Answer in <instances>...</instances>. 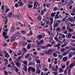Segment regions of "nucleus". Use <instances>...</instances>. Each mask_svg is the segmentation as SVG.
Segmentation results:
<instances>
[{
	"instance_id": "6",
	"label": "nucleus",
	"mask_w": 75,
	"mask_h": 75,
	"mask_svg": "<svg viewBox=\"0 0 75 75\" xmlns=\"http://www.w3.org/2000/svg\"><path fill=\"white\" fill-rule=\"evenodd\" d=\"M34 6L33 7V9H37V7H38V5L36 4V2L35 1L34 3Z\"/></svg>"
},
{
	"instance_id": "4",
	"label": "nucleus",
	"mask_w": 75,
	"mask_h": 75,
	"mask_svg": "<svg viewBox=\"0 0 75 75\" xmlns=\"http://www.w3.org/2000/svg\"><path fill=\"white\" fill-rule=\"evenodd\" d=\"M48 33L50 35V37H54V33L52 32H51L50 31H48Z\"/></svg>"
},
{
	"instance_id": "49",
	"label": "nucleus",
	"mask_w": 75,
	"mask_h": 75,
	"mask_svg": "<svg viewBox=\"0 0 75 75\" xmlns=\"http://www.w3.org/2000/svg\"><path fill=\"white\" fill-rule=\"evenodd\" d=\"M67 20V19H66L65 18H64L62 20V22H64V21H65V20Z\"/></svg>"
},
{
	"instance_id": "8",
	"label": "nucleus",
	"mask_w": 75,
	"mask_h": 75,
	"mask_svg": "<svg viewBox=\"0 0 75 75\" xmlns=\"http://www.w3.org/2000/svg\"><path fill=\"white\" fill-rule=\"evenodd\" d=\"M49 55L52 54L53 53V51L52 49H50L48 50Z\"/></svg>"
},
{
	"instance_id": "35",
	"label": "nucleus",
	"mask_w": 75,
	"mask_h": 75,
	"mask_svg": "<svg viewBox=\"0 0 75 75\" xmlns=\"http://www.w3.org/2000/svg\"><path fill=\"white\" fill-rule=\"evenodd\" d=\"M32 71L33 72H35V68H33L32 69Z\"/></svg>"
},
{
	"instance_id": "19",
	"label": "nucleus",
	"mask_w": 75,
	"mask_h": 75,
	"mask_svg": "<svg viewBox=\"0 0 75 75\" xmlns=\"http://www.w3.org/2000/svg\"><path fill=\"white\" fill-rule=\"evenodd\" d=\"M69 52L68 51H67L64 53L63 54L64 55H67L68 54H69Z\"/></svg>"
},
{
	"instance_id": "57",
	"label": "nucleus",
	"mask_w": 75,
	"mask_h": 75,
	"mask_svg": "<svg viewBox=\"0 0 75 75\" xmlns=\"http://www.w3.org/2000/svg\"><path fill=\"white\" fill-rule=\"evenodd\" d=\"M62 68H63V69H64V68H65V65H64L63 66H62Z\"/></svg>"
},
{
	"instance_id": "32",
	"label": "nucleus",
	"mask_w": 75,
	"mask_h": 75,
	"mask_svg": "<svg viewBox=\"0 0 75 75\" xmlns=\"http://www.w3.org/2000/svg\"><path fill=\"white\" fill-rule=\"evenodd\" d=\"M59 39H60V40H62V38L61 37V33H59Z\"/></svg>"
},
{
	"instance_id": "17",
	"label": "nucleus",
	"mask_w": 75,
	"mask_h": 75,
	"mask_svg": "<svg viewBox=\"0 0 75 75\" xmlns=\"http://www.w3.org/2000/svg\"><path fill=\"white\" fill-rule=\"evenodd\" d=\"M56 12H54L53 13H52L51 14V16L52 17H54V16L55 15V14Z\"/></svg>"
},
{
	"instance_id": "12",
	"label": "nucleus",
	"mask_w": 75,
	"mask_h": 75,
	"mask_svg": "<svg viewBox=\"0 0 75 75\" xmlns=\"http://www.w3.org/2000/svg\"><path fill=\"white\" fill-rule=\"evenodd\" d=\"M72 52H71L69 55V57L70 59L72 57Z\"/></svg>"
},
{
	"instance_id": "51",
	"label": "nucleus",
	"mask_w": 75,
	"mask_h": 75,
	"mask_svg": "<svg viewBox=\"0 0 75 75\" xmlns=\"http://www.w3.org/2000/svg\"><path fill=\"white\" fill-rule=\"evenodd\" d=\"M66 29V27L65 26H63L62 30H65Z\"/></svg>"
},
{
	"instance_id": "47",
	"label": "nucleus",
	"mask_w": 75,
	"mask_h": 75,
	"mask_svg": "<svg viewBox=\"0 0 75 75\" xmlns=\"http://www.w3.org/2000/svg\"><path fill=\"white\" fill-rule=\"evenodd\" d=\"M24 44H25V42L24 41L22 42L21 43V44L22 45H24L23 47H24V46H25V45H24Z\"/></svg>"
},
{
	"instance_id": "22",
	"label": "nucleus",
	"mask_w": 75,
	"mask_h": 75,
	"mask_svg": "<svg viewBox=\"0 0 75 75\" xmlns=\"http://www.w3.org/2000/svg\"><path fill=\"white\" fill-rule=\"evenodd\" d=\"M64 72V69H63L62 68H60L59 69V72L60 73H62V72Z\"/></svg>"
},
{
	"instance_id": "62",
	"label": "nucleus",
	"mask_w": 75,
	"mask_h": 75,
	"mask_svg": "<svg viewBox=\"0 0 75 75\" xmlns=\"http://www.w3.org/2000/svg\"><path fill=\"white\" fill-rule=\"evenodd\" d=\"M43 11L44 12H45L46 11H47V8H45L44 9H43Z\"/></svg>"
},
{
	"instance_id": "43",
	"label": "nucleus",
	"mask_w": 75,
	"mask_h": 75,
	"mask_svg": "<svg viewBox=\"0 0 75 75\" xmlns=\"http://www.w3.org/2000/svg\"><path fill=\"white\" fill-rule=\"evenodd\" d=\"M44 11H41V14L42 15H42H44Z\"/></svg>"
},
{
	"instance_id": "29",
	"label": "nucleus",
	"mask_w": 75,
	"mask_h": 75,
	"mask_svg": "<svg viewBox=\"0 0 75 75\" xmlns=\"http://www.w3.org/2000/svg\"><path fill=\"white\" fill-rule=\"evenodd\" d=\"M55 19H57L58 18H59V16H58V14H56L55 15Z\"/></svg>"
},
{
	"instance_id": "18",
	"label": "nucleus",
	"mask_w": 75,
	"mask_h": 75,
	"mask_svg": "<svg viewBox=\"0 0 75 75\" xmlns=\"http://www.w3.org/2000/svg\"><path fill=\"white\" fill-rule=\"evenodd\" d=\"M38 18L39 21H41V19H42V16H38V18H37V20H38Z\"/></svg>"
},
{
	"instance_id": "9",
	"label": "nucleus",
	"mask_w": 75,
	"mask_h": 75,
	"mask_svg": "<svg viewBox=\"0 0 75 75\" xmlns=\"http://www.w3.org/2000/svg\"><path fill=\"white\" fill-rule=\"evenodd\" d=\"M14 30H15V28L13 26H12L10 30L11 33H13Z\"/></svg>"
},
{
	"instance_id": "52",
	"label": "nucleus",
	"mask_w": 75,
	"mask_h": 75,
	"mask_svg": "<svg viewBox=\"0 0 75 75\" xmlns=\"http://www.w3.org/2000/svg\"><path fill=\"white\" fill-rule=\"evenodd\" d=\"M0 57H2L3 56L4 57V55L2 54V52H0Z\"/></svg>"
},
{
	"instance_id": "20",
	"label": "nucleus",
	"mask_w": 75,
	"mask_h": 75,
	"mask_svg": "<svg viewBox=\"0 0 75 75\" xmlns=\"http://www.w3.org/2000/svg\"><path fill=\"white\" fill-rule=\"evenodd\" d=\"M32 45H31L30 44H28V46H27V48L28 49H30L31 48V46Z\"/></svg>"
},
{
	"instance_id": "50",
	"label": "nucleus",
	"mask_w": 75,
	"mask_h": 75,
	"mask_svg": "<svg viewBox=\"0 0 75 75\" xmlns=\"http://www.w3.org/2000/svg\"><path fill=\"white\" fill-rule=\"evenodd\" d=\"M21 58V56L19 57L18 58V60H20Z\"/></svg>"
},
{
	"instance_id": "5",
	"label": "nucleus",
	"mask_w": 75,
	"mask_h": 75,
	"mask_svg": "<svg viewBox=\"0 0 75 75\" xmlns=\"http://www.w3.org/2000/svg\"><path fill=\"white\" fill-rule=\"evenodd\" d=\"M72 37V34L71 33H69L66 35V37L67 38H69Z\"/></svg>"
},
{
	"instance_id": "33",
	"label": "nucleus",
	"mask_w": 75,
	"mask_h": 75,
	"mask_svg": "<svg viewBox=\"0 0 75 75\" xmlns=\"http://www.w3.org/2000/svg\"><path fill=\"white\" fill-rule=\"evenodd\" d=\"M7 33H6V32H3V36H5V35H7Z\"/></svg>"
},
{
	"instance_id": "48",
	"label": "nucleus",
	"mask_w": 75,
	"mask_h": 75,
	"mask_svg": "<svg viewBox=\"0 0 75 75\" xmlns=\"http://www.w3.org/2000/svg\"><path fill=\"white\" fill-rule=\"evenodd\" d=\"M7 56H8V53H6L5 57L6 58V57H7Z\"/></svg>"
},
{
	"instance_id": "26",
	"label": "nucleus",
	"mask_w": 75,
	"mask_h": 75,
	"mask_svg": "<svg viewBox=\"0 0 75 75\" xmlns=\"http://www.w3.org/2000/svg\"><path fill=\"white\" fill-rule=\"evenodd\" d=\"M50 21H51V24H52V23H53V18H52V17H51L50 18Z\"/></svg>"
},
{
	"instance_id": "34",
	"label": "nucleus",
	"mask_w": 75,
	"mask_h": 75,
	"mask_svg": "<svg viewBox=\"0 0 75 75\" xmlns=\"http://www.w3.org/2000/svg\"><path fill=\"white\" fill-rule=\"evenodd\" d=\"M23 51H24V52H27V50L25 48V47L23 48Z\"/></svg>"
},
{
	"instance_id": "2",
	"label": "nucleus",
	"mask_w": 75,
	"mask_h": 75,
	"mask_svg": "<svg viewBox=\"0 0 75 75\" xmlns=\"http://www.w3.org/2000/svg\"><path fill=\"white\" fill-rule=\"evenodd\" d=\"M18 36H12L11 39L12 42H14L15 41V40H17V39H18Z\"/></svg>"
},
{
	"instance_id": "60",
	"label": "nucleus",
	"mask_w": 75,
	"mask_h": 75,
	"mask_svg": "<svg viewBox=\"0 0 75 75\" xmlns=\"http://www.w3.org/2000/svg\"><path fill=\"white\" fill-rule=\"evenodd\" d=\"M8 67L9 68H11V64H8L7 65Z\"/></svg>"
},
{
	"instance_id": "28",
	"label": "nucleus",
	"mask_w": 75,
	"mask_h": 75,
	"mask_svg": "<svg viewBox=\"0 0 75 75\" xmlns=\"http://www.w3.org/2000/svg\"><path fill=\"white\" fill-rule=\"evenodd\" d=\"M30 56V54H27L25 56V58L26 59H27V58H28V57Z\"/></svg>"
},
{
	"instance_id": "10",
	"label": "nucleus",
	"mask_w": 75,
	"mask_h": 75,
	"mask_svg": "<svg viewBox=\"0 0 75 75\" xmlns=\"http://www.w3.org/2000/svg\"><path fill=\"white\" fill-rule=\"evenodd\" d=\"M60 45H61V44H60V43H59L57 44V45H55L54 46V47H55V48H57H57L58 49H59V48H60Z\"/></svg>"
},
{
	"instance_id": "27",
	"label": "nucleus",
	"mask_w": 75,
	"mask_h": 75,
	"mask_svg": "<svg viewBox=\"0 0 75 75\" xmlns=\"http://www.w3.org/2000/svg\"><path fill=\"white\" fill-rule=\"evenodd\" d=\"M52 70H53L54 71H55V72L57 71V69H55V67H52Z\"/></svg>"
},
{
	"instance_id": "46",
	"label": "nucleus",
	"mask_w": 75,
	"mask_h": 75,
	"mask_svg": "<svg viewBox=\"0 0 75 75\" xmlns=\"http://www.w3.org/2000/svg\"><path fill=\"white\" fill-rule=\"evenodd\" d=\"M40 72L41 71H40V69H38V74H40Z\"/></svg>"
},
{
	"instance_id": "59",
	"label": "nucleus",
	"mask_w": 75,
	"mask_h": 75,
	"mask_svg": "<svg viewBox=\"0 0 75 75\" xmlns=\"http://www.w3.org/2000/svg\"><path fill=\"white\" fill-rule=\"evenodd\" d=\"M55 41H54V40H53L52 42V44L53 45H54V44H55Z\"/></svg>"
},
{
	"instance_id": "40",
	"label": "nucleus",
	"mask_w": 75,
	"mask_h": 75,
	"mask_svg": "<svg viewBox=\"0 0 75 75\" xmlns=\"http://www.w3.org/2000/svg\"><path fill=\"white\" fill-rule=\"evenodd\" d=\"M57 10V7H55L54 8L53 11H55Z\"/></svg>"
},
{
	"instance_id": "61",
	"label": "nucleus",
	"mask_w": 75,
	"mask_h": 75,
	"mask_svg": "<svg viewBox=\"0 0 75 75\" xmlns=\"http://www.w3.org/2000/svg\"><path fill=\"white\" fill-rule=\"evenodd\" d=\"M32 64H33L32 63V62H30L29 63L28 65H32Z\"/></svg>"
},
{
	"instance_id": "24",
	"label": "nucleus",
	"mask_w": 75,
	"mask_h": 75,
	"mask_svg": "<svg viewBox=\"0 0 75 75\" xmlns=\"http://www.w3.org/2000/svg\"><path fill=\"white\" fill-rule=\"evenodd\" d=\"M31 67H28V73H29L30 71H31Z\"/></svg>"
},
{
	"instance_id": "25",
	"label": "nucleus",
	"mask_w": 75,
	"mask_h": 75,
	"mask_svg": "<svg viewBox=\"0 0 75 75\" xmlns=\"http://www.w3.org/2000/svg\"><path fill=\"white\" fill-rule=\"evenodd\" d=\"M69 31L70 33H71V32H74V30L72 28L69 29Z\"/></svg>"
},
{
	"instance_id": "38",
	"label": "nucleus",
	"mask_w": 75,
	"mask_h": 75,
	"mask_svg": "<svg viewBox=\"0 0 75 75\" xmlns=\"http://www.w3.org/2000/svg\"><path fill=\"white\" fill-rule=\"evenodd\" d=\"M23 62L24 64L26 65H28V64H27V61H24Z\"/></svg>"
},
{
	"instance_id": "30",
	"label": "nucleus",
	"mask_w": 75,
	"mask_h": 75,
	"mask_svg": "<svg viewBox=\"0 0 75 75\" xmlns=\"http://www.w3.org/2000/svg\"><path fill=\"white\" fill-rule=\"evenodd\" d=\"M61 30V29L58 27L56 28V31H59Z\"/></svg>"
},
{
	"instance_id": "54",
	"label": "nucleus",
	"mask_w": 75,
	"mask_h": 75,
	"mask_svg": "<svg viewBox=\"0 0 75 75\" xmlns=\"http://www.w3.org/2000/svg\"><path fill=\"white\" fill-rule=\"evenodd\" d=\"M9 11V9L8 8H7L6 10V12H5V13H7V12H8V11Z\"/></svg>"
},
{
	"instance_id": "64",
	"label": "nucleus",
	"mask_w": 75,
	"mask_h": 75,
	"mask_svg": "<svg viewBox=\"0 0 75 75\" xmlns=\"http://www.w3.org/2000/svg\"><path fill=\"white\" fill-rule=\"evenodd\" d=\"M16 64L17 66L18 67H19V63L17 62L16 63Z\"/></svg>"
},
{
	"instance_id": "23",
	"label": "nucleus",
	"mask_w": 75,
	"mask_h": 75,
	"mask_svg": "<svg viewBox=\"0 0 75 75\" xmlns=\"http://www.w3.org/2000/svg\"><path fill=\"white\" fill-rule=\"evenodd\" d=\"M12 66L11 67V68L12 69H16V68H17V67L16 66Z\"/></svg>"
},
{
	"instance_id": "21",
	"label": "nucleus",
	"mask_w": 75,
	"mask_h": 75,
	"mask_svg": "<svg viewBox=\"0 0 75 75\" xmlns=\"http://www.w3.org/2000/svg\"><path fill=\"white\" fill-rule=\"evenodd\" d=\"M28 8H32L33 7V5H31V4H28Z\"/></svg>"
},
{
	"instance_id": "7",
	"label": "nucleus",
	"mask_w": 75,
	"mask_h": 75,
	"mask_svg": "<svg viewBox=\"0 0 75 75\" xmlns=\"http://www.w3.org/2000/svg\"><path fill=\"white\" fill-rule=\"evenodd\" d=\"M4 21L5 22V23L4 24L6 25V24H7V23H8V20H7V16H6L4 19Z\"/></svg>"
},
{
	"instance_id": "55",
	"label": "nucleus",
	"mask_w": 75,
	"mask_h": 75,
	"mask_svg": "<svg viewBox=\"0 0 75 75\" xmlns=\"http://www.w3.org/2000/svg\"><path fill=\"white\" fill-rule=\"evenodd\" d=\"M47 46H48V47H51V46H52V45H51V44H48Z\"/></svg>"
},
{
	"instance_id": "56",
	"label": "nucleus",
	"mask_w": 75,
	"mask_h": 75,
	"mask_svg": "<svg viewBox=\"0 0 75 75\" xmlns=\"http://www.w3.org/2000/svg\"><path fill=\"white\" fill-rule=\"evenodd\" d=\"M4 38H5V39H6V38H8V36H4Z\"/></svg>"
},
{
	"instance_id": "1",
	"label": "nucleus",
	"mask_w": 75,
	"mask_h": 75,
	"mask_svg": "<svg viewBox=\"0 0 75 75\" xmlns=\"http://www.w3.org/2000/svg\"><path fill=\"white\" fill-rule=\"evenodd\" d=\"M13 17H15V18H17L18 20H21V18H22V16L20 14H17L16 15V16L15 15H14L13 16Z\"/></svg>"
},
{
	"instance_id": "39",
	"label": "nucleus",
	"mask_w": 75,
	"mask_h": 75,
	"mask_svg": "<svg viewBox=\"0 0 75 75\" xmlns=\"http://www.w3.org/2000/svg\"><path fill=\"white\" fill-rule=\"evenodd\" d=\"M45 54H48V55H49V54L48 53V51H45Z\"/></svg>"
},
{
	"instance_id": "15",
	"label": "nucleus",
	"mask_w": 75,
	"mask_h": 75,
	"mask_svg": "<svg viewBox=\"0 0 75 75\" xmlns=\"http://www.w3.org/2000/svg\"><path fill=\"white\" fill-rule=\"evenodd\" d=\"M33 35V32L31 30H30V33L29 34H28V36H32Z\"/></svg>"
},
{
	"instance_id": "53",
	"label": "nucleus",
	"mask_w": 75,
	"mask_h": 75,
	"mask_svg": "<svg viewBox=\"0 0 75 75\" xmlns=\"http://www.w3.org/2000/svg\"><path fill=\"white\" fill-rule=\"evenodd\" d=\"M73 67H74V65H70L69 67V68L71 69V68H72Z\"/></svg>"
},
{
	"instance_id": "14",
	"label": "nucleus",
	"mask_w": 75,
	"mask_h": 75,
	"mask_svg": "<svg viewBox=\"0 0 75 75\" xmlns=\"http://www.w3.org/2000/svg\"><path fill=\"white\" fill-rule=\"evenodd\" d=\"M54 39L56 41H57V42H61V41L59 40L58 39V38L57 37H54Z\"/></svg>"
},
{
	"instance_id": "36",
	"label": "nucleus",
	"mask_w": 75,
	"mask_h": 75,
	"mask_svg": "<svg viewBox=\"0 0 75 75\" xmlns=\"http://www.w3.org/2000/svg\"><path fill=\"white\" fill-rule=\"evenodd\" d=\"M61 35L62 37V38H65V35L64 34H61Z\"/></svg>"
},
{
	"instance_id": "44",
	"label": "nucleus",
	"mask_w": 75,
	"mask_h": 75,
	"mask_svg": "<svg viewBox=\"0 0 75 75\" xmlns=\"http://www.w3.org/2000/svg\"><path fill=\"white\" fill-rule=\"evenodd\" d=\"M12 17V13H10L9 15V17L11 18Z\"/></svg>"
},
{
	"instance_id": "41",
	"label": "nucleus",
	"mask_w": 75,
	"mask_h": 75,
	"mask_svg": "<svg viewBox=\"0 0 75 75\" xmlns=\"http://www.w3.org/2000/svg\"><path fill=\"white\" fill-rule=\"evenodd\" d=\"M21 33H23V34H25V32L24 30H22L21 31Z\"/></svg>"
},
{
	"instance_id": "63",
	"label": "nucleus",
	"mask_w": 75,
	"mask_h": 75,
	"mask_svg": "<svg viewBox=\"0 0 75 75\" xmlns=\"http://www.w3.org/2000/svg\"><path fill=\"white\" fill-rule=\"evenodd\" d=\"M44 70L45 71H48V69H47L46 68H44Z\"/></svg>"
},
{
	"instance_id": "45",
	"label": "nucleus",
	"mask_w": 75,
	"mask_h": 75,
	"mask_svg": "<svg viewBox=\"0 0 75 75\" xmlns=\"http://www.w3.org/2000/svg\"><path fill=\"white\" fill-rule=\"evenodd\" d=\"M62 1L63 3H65V4H67V2L66 1H65V0H62Z\"/></svg>"
},
{
	"instance_id": "31",
	"label": "nucleus",
	"mask_w": 75,
	"mask_h": 75,
	"mask_svg": "<svg viewBox=\"0 0 75 75\" xmlns=\"http://www.w3.org/2000/svg\"><path fill=\"white\" fill-rule=\"evenodd\" d=\"M37 47V50H41V46H39Z\"/></svg>"
},
{
	"instance_id": "58",
	"label": "nucleus",
	"mask_w": 75,
	"mask_h": 75,
	"mask_svg": "<svg viewBox=\"0 0 75 75\" xmlns=\"http://www.w3.org/2000/svg\"><path fill=\"white\" fill-rule=\"evenodd\" d=\"M15 71L16 72H18V68H16V69H15Z\"/></svg>"
},
{
	"instance_id": "3",
	"label": "nucleus",
	"mask_w": 75,
	"mask_h": 75,
	"mask_svg": "<svg viewBox=\"0 0 75 75\" xmlns=\"http://www.w3.org/2000/svg\"><path fill=\"white\" fill-rule=\"evenodd\" d=\"M18 3L19 4V6H22L24 5V3L22 2V1L21 0H19V1L18 2Z\"/></svg>"
},
{
	"instance_id": "16",
	"label": "nucleus",
	"mask_w": 75,
	"mask_h": 75,
	"mask_svg": "<svg viewBox=\"0 0 75 75\" xmlns=\"http://www.w3.org/2000/svg\"><path fill=\"white\" fill-rule=\"evenodd\" d=\"M58 26V23H55V25L54 24L53 25V27L54 28H56Z\"/></svg>"
},
{
	"instance_id": "37",
	"label": "nucleus",
	"mask_w": 75,
	"mask_h": 75,
	"mask_svg": "<svg viewBox=\"0 0 75 75\" xmlns=\"http://www.w3.org/2000/svg\"><path fill=\"white\" fill-rule=\"evenodd\" d=\"M1 8L2 10V12H3L4 10V6H2L1 7Z\"/></svg>"
},
{
	"instance_id": "42",
	"label": "nucleus",
	"mask_w": 75,
	"mask_h": 75,
	"mask_svg": "<svg viewBox=\"0 0 75 75\" xmlns=\"http://www.w3.org/2000/svg\"><path fill=\"white\" fill-rule=\"evenodd\" d=\"M15 6L16 8H17L18 7V4H16L15 5Z\"/></svg>"
},
{
	"instance_id": "11",
	"label": "nucleus",
	"mask_w": 75,
	"mask_h": 75,
	"mask_svg": "<svg viewBox=\"0 0 75 75\" xmlns=\"http://www.w3.org/2000/svg\"><path fill=\"white\" fill-rule=\"evenodd\" d=\"M67 59H68V57H64L63 58L62 60L63 61H64V62H66V61H67Z\"/></svg>"
},
{
	"instance_id": "13",
	"label": "nucleus",
	"mask_w": 75,
	"mask_h": 75,
	"mask_svg": "<svg viewBox=\"0 0 75 75\" xmlns=\"http://www.w3.org/2000/svg\"><path fill=\"white\" fill-rule=\"evenodd\" d=\"M57 53H59L57 52H56L53 53V55L54 57H57Z\"/></svg>"
}]
</instances>
